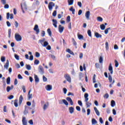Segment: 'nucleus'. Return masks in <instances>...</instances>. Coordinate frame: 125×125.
Segmentation results:
<instances>
[{
    "label": "nucleus",
    "instance_id": "obj_15",
    "mask_svg": "<svg viewBox=\"0 0 125 125\" xmlns=\"http://www.w3.org/2000/svg\"><path fill=\"white\" fill-rule=\"evenodd\" d=\"M53 25L54 26L55 28H57V21L55 19L52 20Z\"/></svg>",
    "mask_w": 125,
    "mask_h": 125
},
{
    "label": "nucleus",
    "instance_id": "obj_49",
    "mask_svg": "<svg viewBox=\"0 0 125 125\" xmlns=\"http://www.w3.org/2000/svg\"><path fill=\"white\" fill-rule=\"evenodd\" d=\"M96 77V75H95V74H94L93 76V83H96V80H95Z\"/></svg>",
    "mask_w": 125,
    "mask_h": 125
},
{
    "label": "nucleus",
    "instance_id": "obj_30",
    "mask_svg": "<svg viewBox=\"0 0 125 125\" xmlns=\"http://www.w3.org/2000/svg\"><path fill=\"white\" fill-rule=\"evenodd\" d=\"M111 107H115L116 106V102L114 100L111 101Z\"/></svg>",
    "mask_w": 125,
    "mask_h": 125
},
{
    "label": "nucleus",
    "instance_id": "obj_24",
    "mask_svg": "<svg viewBox=\"0 0 125 125\" xmlns=\"http://www.w3.org/2000/svg\"><path fill=\"white\" fill-rule=\"evenodd\" d=\"M34 79L36 83H39L40 82V79H39V77H38V75L35 74L34 75Z\"/></svg>",
    "mask_w": 125,
    "mask_h": 125
},
{
    "label": "nucleus",
    "instance_id": "obj_11",
    "mask_svg": "<svg viewBox=\"0 0 125 125\" xmlns=\"http://www.w3.org/2000/svg\"><path fill=\"white\" fill-rule=\"evenodd\" d=\"M108 70L110 72V74H111V75H113V67L112 66V63H110L109 64V66L108 67Z\"/></svg>",
    "mask_w": 125,
    "mask_h": 125
},
{
    "label": "nucleus",
    "instance_id": "obj_17",
    "mask_svg": "<svg viewBox=\"0 0 125 125\" xmlns=\"http://www.w3.org/2000/svg\"><path fill=\"white\" fill-rule=\"evenodd\" d=\"M66 100L70 102V105H74V103H73V100L70 97H67Z\"/></svg>",
    "mask_w": 125,
    "mask_h": 125
},
{
    "label": "nucleus",
    "instance_id": "obj_18",
    "mask_svg": "<svg viewBox=\"0 0 125 125\" xmlns=\"http://www.w3.org/2000/svg\"><path fill=\"white\" fill-rule=\"evenodd\" d=\"M84 97L85 98V102H88V94L85 93L84 95Z\"/></svg>",
    "mask_w": 125,
    "mask_h": 125
},
{
    "label": "nucleus",
    "instance_id": "obj_39",
    "mask_svg": "<svg viewBox=\"0 0 125 125\" xmlns=\"http://www.w3.org/2000/svg\"><path fill=\"white\" fill-rule=\"evenodd\" d=\"M105 49L108 50L109 49V43L108 42H105Z\"/></svg>",
    "mask_w": 125,
    "mask_h": 125
},
{
    "label": "nucleus",
    "instance_id": "obj_32",
    "mask_svg": "<svg viewBox=\"0 0 125 125\" xmlns=\"http://www.w3.org/2000/svg\"><path fill=\"white\" fill-rule=\"evenodd\" d=\"M18 100H15V102H14V106H15V107H18Z\"/></svg>",
    "mask_w": 125,
    "mask_h": 125
},
{
    "label": "nucleus",
    "instance_id": "obj_37",
    "mask_svg": "<svg viewBox=\"0 0 125 125\" xmlns=\"http://www.w3.org/2000/svg\"><path fill=\"white\" fill-rule=\"evenodd\" d=\"M63 103L64 105H66V106H68V105H69V103H68V102H67L65 99H63Z\"/></svg>",
    "mask_w": 125,
    "mask_h": 125
},
{
    "label": "nucleus",
    "instance_id": "obj_45",
    "mask_svg": "<svg viewBox=\"0 0 125 125\" xmlns=\"http://www.w3.org/2000/svg\"><path fill=\"white\" fill-rule=\"evenodd\" d=\"M87 34H88L89 37H90L91 38L92 35H91V31H90V30H88Z\"/></svg>",
    "mask_w": 125,
    "mask_h": 125
},
{
    "label": "nucleus",
    "instance_id": "obj_61",
    "mask_svg": "<svg viewBox=\"0 0 125 125\" xmlns=\"http://www.w3.org/2000/svg\"><path fill=\"white\" fill-rule=\"evenodd\" d=\"M72 41L74 45H77V42H76V41H75V39L74 38L72 39Z\"/></svg>",
    "mask_w": 125,
    "mask_h": 125
},
{
    "label": "nucleus",
    "instance_id": "obj_46",
    "mask_svg": "<svg viewBox=\"0 0 125 125\" xmlns=\"http://www.w3.org/2000/svg\"><path fill=\"white\" fill-rule=\"evenodd\" d=\"M78 38L79 40H83V36L82 35H78Z\"/></svg>",
    "mask_w": 125,
    "mask_h": 125
},
{
    "label": "nucleus",
    "instance_id": "obj_56",
    "mask_svg": "<svg viewBox=\"0 0 125 125\" xmlns=\"http://www.w3.org/2000/svg\"><path fill=\"white\" fill-rule=\"evenodd\" d=\"M4 8L5 9H8V8H9V5L7 4H5L4 6Z\"/></svg>",
    "mask_w": 125,
    "mask_h": 125
},
{
    "label": "nucleus",
    "instance_id": "obj_13",
    "mask_svg": "<svg viewBox=\"0 0 125 125\" xmlns=\"http://www.w3.org/2000/svg\"><path fill=\"white\" fill-rule=\"evenodd\" d=\"M59 31L60 33H63L64 31V27L62 26L61 25H59Z\"/></svg>",
    "mask_w": 125,
    "mask_h": 125
},
{
    "label": "nucleus",
    "instance_id": "obj_9",
    "mask_svg": "<svg viewBox=\"0 0 125 125\" xmlns=\"http://www.w3.org/2000/svg\"><path fill=\"white\" fill-rule=\"evenodd\" d=\"M85 16L87 20H89V17L90 16V12H89V11H87L85 14Z\"/></svg>",
    "mask_w": 125,
    "mask_h": 125
},
{
    "label": "nucleus",
    "instance_id": "obj_8",
    "mask_svg": "<svg viewBox=\"0 0 125 125\" xmlns=\"http://www.w3.org/2000/svg\"><path fill=\"white\" fill-rule=\"evenodd\" d=\"M29 113V107H28L27 105L25 106V109L23 111L24 115H27Z\"/></svg>",
    "mask_w": 125,
    "mask_h": 125
},
{
    "label": "nucleus",
    "instance_id": "obj_3",
    "mask_svg": "<svg viewBox=\"0 0 125 125\" xmlns=\"http://www.w3.org/2000/svg\"><path fill=\"white\" fill-rule=\"evenodd\" d=\"M15 39L17 42H21L22 41V37L18 33L15 34Z\"/></svg>",
    "mask_w": 125,
    "mask_h": 125
},
{
    "label": "nucleus",
    "instance_id": "obj_40",
    "mask_svg": "<svg viewBox=\"0 0 125 125\" xmlns=\"http://www.w3.org/2000/svg\"><path fill=\"white\" fill-rule=\"evenodd\" d=\"M7 84H10V77H8L6 80Z\"/></svg>",
    "mask_w": 125,
    "mask_h": 125
},
{
    "label": "nucleus",
    "instance_id": "obj_53",
    "mask_svg": "<svg viewBox=\"0 0 125 125\" xmlns=\"http://www.w3.org/2000/svg\"><path fill=\"white\" fill-rule=\"evenodd\" d=\"M66 21L67 22H69L71 21V17L70 16H68L66 18Z\"/></svg>",
    "mask_w": 125,
    "mask_h": 125
},
{
    "label": "nucleus",
    "instance_id": "obj_35",
    "mask_svg": "<svg viewBox=\"0 0 125 125\" xmlns=\"http://www.w3.org/2000/svg\"><path fill=\"white\" fill-rule=\"evenodd\" d=\"M97 20L99 22H102V21H103V19L101 17H98L97 19Z\"/></svg>",
    "mask_w": 125,
    "mask_h": 125
},
{
    "label": "nucleus",
    "instance_id": "obj_51",
    "mask_svg": "<svg viewBox=\"0 0 125 125\" xmlns=\"http://www.w3.org/2000/svg\"><path fill=\"white\" fill-rule=\"evenodd\" d=\"M15 26L16 28H18V27L19 26V23L17 21H15Z\"/></svg>",
    "mask_w": 125,
    "mask_h": 125
},
{
    "label": "nucleus",
    "instance_id": "obj_26",
    "mask_svg": "<svg viewBox=\"0 0 125 125\" xmlns=\"http://www.w3.org/2000/svg\"><path fill=\"white\" fill-rule=\"evenodd\" d=\"M22 101H23V96L21 95L19 98V104L21 105L22 104Z\"/></svg>",
    "mask_w": 125,
    "mask_h": 125
},
{
    "label": "nucleus",
    "instance_id": "obj_38",
    "mask_svg": "<svg viewBox=\"0 0 125 125\" xmlns=\"http://www.w3.org/2000/svg\"><path fill=\"white\" fill-rule=\"evenodd\" d=\"M109 30H111V28L108 27L104 30V33L105 34V35H107V34H108Z\"/></svg>",
    "mask_w": 125,
    "mask_h": 125
},
{
    "label": "nucleus",
    "instance_id": "obj_4",
    "mask_svg": "<svg viewBox=\"0 0 125 125\" xmlns=\"http://www.w3.org/2000/svg\"><path fill=\"white\" fill-rule=\"evenodd\" d=\"M38 71L40 74H44V69L42 65H39L38 67Z\"/></svg>",
    "mask_w": 125,
    "mask_h": 125
},
{
    "label": "nucleus",
    "instance_id": "obj_6",
    "mask_svg": "<svg viewBox=\"0 0 125 125\" xmlns=\"http://www.w3.org/2000/svg\"><path fill=\"white\" fill-rule=\"evenodd\" d=\"M45 88L47 91H50L51 90H52V85L50 84L46 85L45 87Z\"/></svg>",
    "mask_w": 125,
    "mask_h": 125
},
{
    "label": "nucleus",
    "instance_id": "obj_16",
    "mask_svg": "<svg viewBox=\"0 0 125 125\" xmlns=\"http://www.w3.org/2000/svg\"><path fill=\"white\" fill-rule=\"evenodd\" d=\"M14 87V86L13 85H12L11 86H8L6 88L7 92H9Z\"/></svg>",
    "mask_w": 125,
    "mask_h": 125
},
{
    "label": "nucleus",
    "instance_id": "obj_36",
    "mask_svg": "<svg viewBox=\"0 0 125 125\" xmlns=\"http://www.w3.org/2000/svg\"><path fill=\"white\" fill-rule=\"evenodd\" d=\"M108 81L110 83L113 82V78H112V76L111 75H109L108 76Z\"/></svg>",
    "mask_w": 125,
    "mask_h": 125
},
{
    "label": "nucleus",
    "instance_id": "obj_63",
    "mask_svg": "<svg viewBox=\"0 0 125 125\" xmlns=\"http://www.w3.org/2000/svg\"><path fill=\"white\" fill-rule=\"evenodd\" d=\"M104 98H106V99L109 98V94L108 93H106L104 96Z\"/></svg>",
    "mask_w": 125,
    "mask_h": 125
},
{
    "label": "nucleus",
    "instance_id": "obj_5",
    "mask_svg": "<svg viewBox=\"0 0 125 125\" xmlns=\"http://www.w3.org/2000/svg\"><path fill=\"white\" fill-rule=\"evenodd\" d=\"M53 6H55V4H54L53 2H50L49 3L48 8L50 11H51V10H52V9L53 8Z\"/></svg>",
    "mask_w": 125,
    "mask_h": 125
},
{
    "label": "nucleus",
    "instance_id": "obj_42",
    "mask_svg": "<svg viewBox=\"0 0 125 125\" xmlns=\"http://www.w3.org/2000/svg\"><path fill=\"white\" fill-rule=\"evenodd\" d=\"M47 32L49 36H50V37H51V30H50V28H48L47 29Z\"/></svg>",
    "mask_w": 125,
    "mask_h": 125
},
{
    "label": "nucleus",
    "instance_id": "obj_7",
    "mask_svg": "<svg viewBox=\"0 0 125 125\" xmlns=\"http://www.w3.org/2000/svg\"><path fill=\"white\" fill-rule=\"evenodd\" d=\"M34 30L36 32L37 35H38L39 33H40V29L39 28V25H38V24H36L35 25Z\"/></svg>",
    "mask_w": 125,
    "mask_h": 125
},
{
    "label": "nucleus",
    "instance_id": "obj_41",
    "mask_svg": "<svg viewBox=\"0 0 125 125\" xmlns=\"http://www.w3.org/2000/svg\"><path fill=\"white\" fill-rule=\"evenodd\" d=\"M34 64L35 65H39V64H40V61L35 60L34 61Z\"/></svg>",
    "mask_w": 125,
    "mask_h": 125
},
{
    "label": "nucleus",
    "instance_id": "obj_29",
    "mask_svg": "<svg viewBox=\"0 0 125 125\" xmlns=\"http://www.w3.org/2000/svg\"><path fill=\"white\" fill-rule=\"evenodd\" d=\"M85 104L86 105L87 108H89L90 107V106H91V105H92L91 103H89L88 102H86Z\"/></svg>",
    "mask_w": 125,
    "mask_h": 125
},
{
    "label": "nucleus",
    "instance_id": "obj_2",
    "mask_svg": "<svg viewBox=\"0 0 125 125\" xmlns=\"http://www.w3.org/2000/svg\"><path fill=\"white\" fill-rule=\"evenodd\" d=\"M41 104L43 106L44 111H45V110L48 108V106H49V103L48 102L45 103L44 101H42L41 102Z\"/></svg>",
    "mask_w": 125,
    "mask_h": 125
},
{
    "label": "nucleus",
    "instance_id": "obj_52",
    "mask_svg": "<svg viewBox=\"0 0 125 125\" xmlns=\"http://www.w3.org/2000/svg\"><path fill=\"white\" fill-rule=\"evenodd\" d=\"M14 56L15 59H16L17 60H19V56H18V55L15 54Z\"/></svg>",
    "mask_w": 125,
    "mask_h": 125
},
{
    "label": "nucleus",
    "instance_id": "obj_14",
    "mask_svg": "<svg viewBox=\"0 0 125 125\" xmlns=\"http://www.w3.org/2000/svg\"><path fill=\"white\" fill-rule=\"evenodd\" d=\"M94 36L97 38V39H98L99 38H102V35L98 32H95L94 33Z\"/></svg>",
    "mask_w": 125,
    "mask_h": 125
},
{
    "label": "nucleus",
    "instance_id": "obj_54",
    "mask_svg": "<svg viewBox=\"0 0 125 125\" xmlns=\"http://www.w3.org/2000/svg\"><path fill=\"white\" fill-rule=\"evenodd\" d=\"M1 62H4L5 61V57L2 56L1 57Z\"/></svg>",
    "mask_w": 125,
    "mask_h": 125
},
{
    "label": "nucleus",
    "instance_id": "obj_55",
    "mask_svg": "<svg viewBox=\"0 0 125 125\" xmlns=\"http://www.w3.org/2000/svg\"><path fill=\"white\" fill-rule=\"evenodd\" d=\"M18 79H19V80H23V77H22V76L21 75V74H19L18 75Z\"/></svg>",
    "mask_w": 125,
    "mask_h": 125
},
{
    "label": "nucleus",
    "instance_id": "obj_19",
    "mask_svg": "<svg viewBox=\"0 0 125 125\" xmlns=\"http://www.w3.org/2000/svg\"><path fill=\"white\" fill-rule=\"evenodd\" d=\"M69 111L70 114H73V113H74L75 111V108H74V107L72 106L70 107H69Z\"/></svg>",
    "mask_w": 125,
    "mask_h": 125
},
{
    "label": "nucleus",
    "instance_id": "obj_25",
    "mask_svg": "<svg viewBox=\"0 0 125 125\" xmlns=\"http://www.w3.org/2000/svg\"><path fill=\"white\" fill-rule=\"evenodd\" d=\"M66 52H68V53H69L70 54H71V55H75V54H74V52L73 51H72V50H71V49H67L66 50Z\"/></svg>",
    "mask_w": 125,
    "mask_h": 125
},
{
    "label": "nucleus",
    "instance_id": "obj_23",
    "mask_svg": "<svg viewBox=\"0 0 125 125\" xmlns=\"http://www.w3.org/2000/svg\"><path fill=\"white\" fill-rule=\"evenodd\" d=\"M94 110L98 116H100V112H99V111L97 110V108L96 107H94Z\"/></svg>",
    "mask_w": 125,
    "mask_h": 125
},
{
    "label": "nucleus",
    "instance_id": "obj_62",
    "mask_svg": "<svg viewBox=\"0 0 125 125\" xmlns=\"http://www.w3.org/2000/svg\"><path fill=\"white\" fill-rule=\"evenodd\" d=\"M6 24L7 27H10V26H11V23H10V22L8 21H6Z\"/></svg>",
    "mask_w": 125,
    "mask_h": 125
},
{
    "label": "nucleus",
    "instance_id": "obj_31",
    "mask_svg": "<svg viewBox=\"0 0 125 125\" xmlns=\"http://www.w3.org/2000/svg\"><path fill=\"white\" fill-rule=\"evenodd\" d=\"M97 124V121L95 119H92V125H96Z\"/></svg>",
    "mask_w": 125,
    "mask_h": 125
},
{
    "label": "nucleus",
    "instance_id": "obj_43",
    "mask_svg": "<svg viewBox=\"0 0 125 125\" xmlns=\"http://www.w3.org/2000/svg\"><path fill=\"white\" fill-rule=\"evenodd\" d=\"M11 37V29H8V37L10 38Z\"/></svg>",
    "mask_w": 125,
    "mask_h": 125
},
{
    "label": "nucleus",
    "instance_id": "obj_50",
    "mask_svg": "<svg viewBox=\"0 0 125 125\" xmlns=\"http://www.w3.org/2000/svg\"><path fill=\"white\" fill-rule=\"evenodd\" d=\"M115 67L116 68H118V67H119V62H118V61L117 60H115Z\"/></svg>",
    "mask_w": 125,
    "mask_h": 125
},
{
    "label": "nucleus",
    "instance_id": "obj_33",
    "mask_svg": "<svg viewBox=\"0 0 125 125\" xmlns=\"http://www.w3.org/2000/svg\"><path fill=\"white\" fill-rule=\"evenodd\" d=\"M70 11H71L72 13V14H75V9H74V8H73V7H71L70 9H69Z\"/></svg>",
    "mask_w": 125,
    "mask_h": 125
},
{
    "label": "nucleus",
    "instance_id": "obj_12",
    "mask_svg": "<svg viewBox=\"0 0 125 125\" xmlns=\"http://www.w3.org/2000/svg\"><path fill=\"white\" fill-rule=\"evenodd\" d=\"M9 67V61L7 60L6 63L4 65V68L6 69V70H8V67Z\"/></svg>",
    "mask_w": 125,
    "mask_h": 125
},
{
    "label": "nucleus",
    "instance_id": "obj_27",
    "mask_svg": "<svg viewBox=\"0 0 125 125\" xmlns=\"http://www.w3.org/2000/svg\"><path fill=\"white\" fill-rule=\"evenodd\" d=\"M68 5H73L74 4V0H68Z\"/></svg>",
    "mask_w": 125,
    "mask_h": 125
},
{
    "label": "nucleus",
    "instance_id": "obj_64",
    "mask_svg": "<svg viewBox=\"0 0 125 125\" xmlns=\"http://www.w3.org/2000/svg\"><path fill=\"white\" fill-rule=\"evenodd\" d=\"M78 103L80 106H83V103L82 102V101H78Z\"/></svg>",
    "mask_w": 125,
    "mask_h": 125
},
{
    "label": "nucleus",
    "instance_id": "obj_10",
    "mask_svg": "<svg viewBox=\"0 0 125 125\" xmlns=\"http://www.w3.org/2000/svg\"><path fill=\"white\" fill-rule=\"evenodd\" d=\"M65 79L66 80V81H67V82H68V83H71V77L70 76V75L67 74L65 76Z\"/></svg>",
    "mask_w": 125,
    "mask_h": 125
},
{
    "label": "nucleus",
    "instance_id": "obj_20",
    "mask_svg": "<svg viewBox=\"0 0 125 125\" xmlns=\"http://www.w3.org/2000/svg\"><path fill=\"white\" fill-rule=\"evenodd\" d=\"M21 9H27V5H26V3H24L23 4L21 3Z\"/></svg>",
    "mask_w": 125,
    "mask_h": 125
},
{
    "label": "nucleus",
    "instance_id": "obj_57",
    "mask_svg": "<svg viewBox=\"0 0 125 125\" xmlns=\"http://www.w3.org/2000/svg\"><path fill=\"white\" fill-rule=\"evenodd\" d=\"M57 14V12L56 11H54L53 14H52L53 16L55 17L56 16Z\"/></svg>",
    "mask_w": 125,
    "mask_h": 125
},
{
    "label": "nucleus",
    "instance_id": "obj_1",
    "mask_svg": "<svg viewBox=\"0 0 125 125\" xmlns=\"http://www.w3.org/2000/svg\"><path fill=\"white\" fill-rule=\"evenodd\" d=\"M38 42L39 43H41V45L43 47H46L47 50H50L51 49V46L48 45V42L45 40V38L39 40Z\"/></svg>",
    "mask_w": 125,
    "mask_h": 125
},
{
    "label": "nucleus",
    "instance_id": "obj_59",
    "mask_svg": "<svg viewBox=\"0 0 125 125\" xmlns=\"http://www.w3.org/2000/svg\"><path fill=\"white\" fill-rule=\"evenodd\" d=\"M1 2L2 4H6V0H1Z\"/></svg>",
    "mask_w": 125,
    "mask_h": 125
},
{
    "label": "nucleus",
    "instance_id": "obj_34",
    "mask_svg": "<svg viewBox=\"0 0 125 125\" xmlns=\"http://www.w3.org/2000/svg\"><path fill=\"white\" fill-rule=\"evenodd\" d=\"M100 28H101V30H105V28H106V26H105V25L103 24L100 25Z\"/></svg>",
    "mask_w": 125,
    "mask_h": 125
},
{
    "label": "nucleus",
    "instance_id": "obj_28",
    "mask_svg": "<svg viewBox=\"0 0 125 125\" xmlns=\"http://www.w3.org/2000/svg\"><path fill=\"white\" fill-rule=\"evenodd\" d=\"M25 67L27 70H28L29 71L32 70V66H31L30 64H26Z\"/></svg>",
    "mask_w": 125,
    "mask_h": 125
},
{
    "label": "nucleus",
    "instance_id": "obj_22",
    "mask_svg": "<svg viewBox=\"0 0 125 125\" xmlns=\"http://www.w3.org/2000/svg\"><path fill=\"white\" fill-rule=\"evenodd\" d=\"M22 122L23 125H27V120H26V117H22Z\"/></svg>",
    "mask_w": 125,
    "mask_h": 125
},
{
    "label": "nucleus",
    "instance_id": "obj_47",
    "mask_svg": "<svg viewBox=\"0 0 125 125\" xmlns=\"http://www.w3.org/2000/svg\"><path fill=\"white\" fill-rule=\"evenodd\" d=\"M99 63H103V57H102V56L100 57Z\"/></svg>",
    "mask_w": 125,
    "mask_h": 125
},
{
    "label": "nucleus",
    "instance_id": "obj_60",
    "mask_svg": "<svg viewBox=\"0 0 125 125\" xmlns=\"http://www.w3.org/2000/svg\"><path fill=\"white\" fill-rule=\"evenodd\" d=\"M41 56V55L40 54V53L37 52H36V57L39 58Z\"/></svg>",
    "mask_w": 125,
    "mask_h": 125
},
{
    "label": "nucleus",
    "instance_id": "obj_48",
    "mask_svg": "<svg viewBox=\"0 0 125 125\" xmlns=\"http://www.w3.org/2000/svg\"><path fill=\"white\" fill-rule=\"evenodd\" d=\"M21 88L23 90V91L24 93H25L26 92V87H25V85L21 86Z\"/></svg>",
    "mask_w": 125,
    "mask_h": 125
},
{
    "label": "nucleus",
    "instance_id": "obj_58",
    "mask_svg": "<svg viewBox=\"0 0 125 125\" xmlns=\"http://www.w3.org/2000/svg\"><path fill=\"white\" fill-rule=\"evenodd\" d=\"M42 79H43V82H47V78H46L45 76H43Z\"/></svg>",
    "mask_w": 125,
    "mask_h": 125
},
{
    "label": "nucleus",
    "instance_id": "obj_44",
    "mask_svg": "<svg viewBox=\"0 0 125 125\" xmlns=\"http://www.w3.org/2000/svg\"><path fill=\"white\" fill-rule=\"evenodd\" d=\"M50 57L53 59V60H55L56 57L54 56V55L51 54L50 55Z\"/></svg>",
    "mask_w": 125,
    "mask_h": 125
},
{
    "label": "nucleus",
    "instance_id": "obj_21",
    "mask_svg": "<svg viewBox=\"0 0 125 125\" xmlns=\"http://www.w3.org/2000/svg\"><path fill=\"white\" fill-rule=\"evenodd\" d=\"M27 97L29 100H30V99H31V98H33V94H31V90H29V91L28 92Z\"/></svg>",
    "mask_w": 125,
    "mask_h": 125
}]
</instances>
